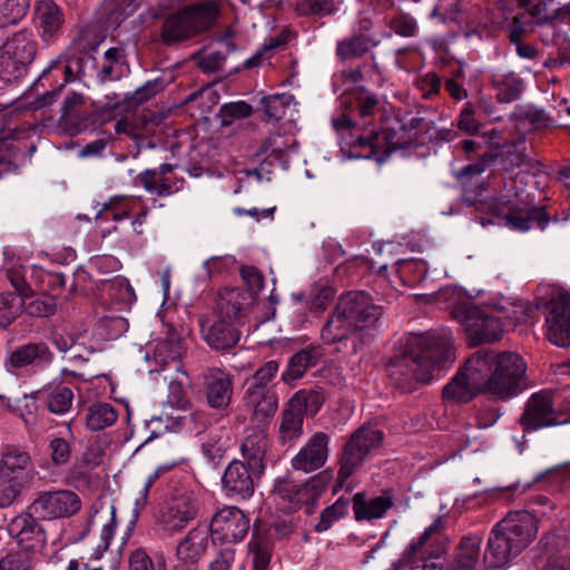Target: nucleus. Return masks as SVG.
I'll list each match as a JSON object with an SVG mask.
<instances>
[{"label": "nucleus", "mask_w": 570, "mask_h": 570, "mask_svg": "<svg viewBox=\"0 0 570 570\" xmlns=\"http://www.w3.org/2000/svg\"><path fill=\"white\" fill-rule=\"evenodd\" d=\"M333 126L342 135L344 131L352 132L356 130V124L344 114L333 119ZM393 138L394 134L386 129L363 130L362 134L355 135V137L351 134V140L347 141V145L354 149L357 157H375L377 161L382 163L395 149Z\"/></svg>", "instance_id": "obj_7"}, {"label": "nucleus", "mask_w": 570, "mask_h": 570, "mask_svg": "<svg viewBox=\"0 0 570 570\" xmlns=\"http://www.w3.org/2000/svg\"><path fill=\"white\" fill-rule=\"evenodd\" d=\"M207 403L217 410L226 409L233 396V380L220 368H210L204 377Z\"/></svg>", "instance_id": "obj_23"}, {"label": "nucleus", "mask_w": 570, "mask_h": 570, "mask_svg": "<svg viewBox=\"0 0 570 570\" xmlns=\"http://www.w3.org/2000/svg\"><path fill=\"white\" fill-rule=\"evenodd\" d=\"M265 115L268 120H281L285 117L293 118L296 112L295 98L291 94H276L262 99Z\"/></svg>", "instance_id": "obj_36"}, {"label": "nucleus", "mask_w": 570, "mask_h": 570, "mask_svg": "<svg viewBox=\"0 0 570 570\" xmlns=\"http://www.w3.org/2000/svg\"><path fill=\"white\" fill-rule=\"evenodd\" d=\"M73 402V392L66 385H56L50 389L47 405L51 413L62 415L67 413Z\"/></svg>", "instance_id": "obj_41"}, {"label": "nucleus", "mask_w": 570, "mask_h": 570, "mask_svg": "<svg viewBox=\"0 0 570 570\" xmlns=\"http://www.w3.org/2000/svg\"><path fill=\"white\" fill-rule=\"evenodd\" d=\"M27 313L35 317H48L55 314L57 308L56 298L50 295H41L24 306Z\"/></svg>", "instance_id": "obj_49"}, {"label": "nucleus", "mask_w": 570, "mask_h": 570, "mask_svg": "<svg viewBox=\"0 0 570 570\" xmlns=\"http://www.w3.org/2000/svg\"><path fill=\"white\" fill-rule=\"evenodd\" d=\"M529 311L528 305L521 302L504 301L497 305V312L500 314L502 323H507L505 326L524 322Z\"/></svg>", "instance_id": "obj_43"}, {"label": "nucleus", "mask_w": 570, "mask_h": 570, "mask_svg": "<svg viewBox=\"0 0 570 570\" xmlns=\"http://www.w3.org/2000/svg\"><path fill=\"white\" fill-rule=\"evenodd\" d=\"M347 512V502L338 499L332 505L324 509L320 515V520L315 525L316 532L328 530L336 521L342 519Z\"/></svg>", "instance_id": "obj_48"}, {"label": "nucleus", "mask_w": 570, "mask_h": 570, "mask_svg": "<svg viewBox=\"0 0 570 570\" xmlns=\"http://www.w3.org/2000/svg\"><path fill=\"white\" fill-rule=\"evenodd\" d=\"M492 208L498 215L505 214L508 225L515 230L527 232L533 227L544 229L549 223L544 208L531 205L522 183L515 178L504 181Z\"/></svg>", "instance_id": "obj_4"}, {"label": "nucleus", "mask_w": 570, "mask_h": 570, "mask_svg": "<svg viewBox=\"0 0 570 570\" xmlns=\"http://www.w3.org/2000/svg\"><path fill=\"white\" fill-rule=\"evenodd\" d=\"M245 399L255 419L261 423L272 417L278 406L277 395L269 389L248 386Z\"/></svg>", "instance_id": "obj_31"}, {"label": "nucleus", "mask_w": 570, "mask_h": 570, "mask_svg": "<svg viewBox=\"0 0 570 570\" xmlns=\"http://www.w3.org/2000/svg\"><path fill=\"white\" fill-rule=\"evenodd\" d=\"M452 317L463 327L473 345L490 343L502 337L505 324L494 307H480L464 299L452 308Z\"/></svg>", "instance_id": "obj_6"}, {"label": "nucleus", "mask_w": 570, "mask_h": 570, "mask_svg": "<svg viewBox=\"0 0 570 570\" xmlns=\"http://www.w3.org/2000/svg\"><path fill=\"white\" fill-rule=\"evenodd\" d=\"M291 7L298 16H326L334 9L333 0H291Z\"/></svg>", "instance_id": "obj_44"}, {"label": "nucleus", "mask_w": 570, "mask_h": 570, "mask_svg": "<svg viewBox=\"0 0 570 570\" xmlns=\"http://www.w3.org/2000/svg\"><path fill=\"white\" fill-rule=\"evenodd\" d=\"M82 507L78 493L68 489L40 491L29 505V511L40 520L53 521L77 514Z\"/></svg>", "instance_id": "obj_11"}, {"label": "nucleus", "mask_w": 570, "mask_h": 570, "mask_svg": "<svg viewBox=\"0 0 570 570\" xmlns=\"http://www.w3.org/2000/svg\"><path fill=\"white\" fill-rule=\"evenodd\" d=\"M130 570H155L149 556L142 549H137L129 557Z\"/></svg>", "instance_id": "obj_64"}, {"label": "nucleus", "mask_w": 570, "mask_h": 570, "mask_svg": "<svg viewBox=\"0 0 570 570\" xmlns=\"http://www.w3.org/2000/svg\"><path fill=\"white\" fill-rule=\"evenodd\" d=\"M236 325V323L220 317L208 326L205 321H200L204 340L216 350H226L236 345L240 337Z\"/></svg>", "instance_id": "obj_28"}, {"label": "nucleus", "mask_w": 570, "mask_h": 570, "mask_svg": "<svg viewBox=\"0 0 570 570\" xmlns=\"http://www.w3.org/2000/svg\"><path fill=\"white\" fill-rule=\"evenodd\" d=\"M456 360L453 335L448 328L410 335L404 348L387 365L392 384L404 392L430 383Z\"/></svg>", "instance_id": "obj_1"}, {"label": "nucleus", "mask_w": 570, "mask_h": 570, "mask_svg": "<svg viewBox=\"0 0 570 570\" xmlns=\"http://www.w3.org/2000/svg\"><path fill=\"white\" fill-rule=\"evenodd\" d=\"M26 295L14 293H2L0 295V317L6 323L16 320L24 308Z\"/></svg>", "instance_id": "obj_46"}, {"label": "nucleus", "mask_w": 570, "mask_h": 570, "mask_svg": "<svg viewBox=\"0 0 570 570\" xmlns=\"http://www.w3.org/2000/svg\"><path fill=\"white\" fill-rule=\"evenodd\" d=\"M218 14L219 7L215 0L185 6L164 20L161 39L166 45L190 39L210 29Z\"/></svg>", "instance_id": "obj_5"}, {"label": "nucleus", "mask_w": 570, "mask_h": 570, "mask_svg": "<svg viewBox=\"0 0 570 570\" xmlns=\"http://www.w3.org/2000/svg\"><path fill=\"white\" fill-rule=\"evenodd\" d=\"M491 85L495 90V99L501 104H510L520 98L524 81L515 72H495Z\"/></svg>", "instance_id": "obj_32"}, {"label": "nucleus", "mask_w": 570, "mask_h": 570, "mask_svg": "<svg viewBox=\"0 0 570 570\" xmlns=\"http://www.w3.org/2000/svg\"><path fill=\"white\" fill-rule=\"evenodd\" d=\"M291 146L292 142H289L288 139H285L279 135L271 136L264 142L265 151L277 156L286 154Z\"/></svg>", "instance_id": "obj_62"}, {"label": "nucleus", "mask_w": 570, "mask_h": 570, "mask_svg": "<svg viewBox=\"0 0 570 570\" xmlns=\"http://www.w3.org/2000/svg\"><path fill=\"white\" fill-rule=\"evenodd\" d=\"M199 512V501L190 491H177L159 510L158 523L166 533L184 530Z\"/></svg>", "instance_id": "obj_13"}, {"label": "nucleus", "mask_w": 570, "mask_h": 570, "mask_svg": "<svg viewBox=\"0 0 570 570\" xmlns=\"http://www.w3.org/2000/svg\"><path fill=\"white\" fill-rule=\"evenodd\" d=\"M37 42L32 32L21 30L0 48V78L7 81L19 79L35 59Z\"/></svg>", "instance_id": "obj_9"}, {"label": "nucleus", "mask_w": 570, "mask_h": 570, "mask_svg": "<svg viewBox=\"0 0 570 570\" xmlns=\"http://www.w3.org/2000/svg\"><path fill=\"white\" fill-rule=\"evenodd\" d=\"M383 434L380 430L362 426L346 442L340 459L337 480L343 484L361 466L371 452L377 449Z\"/></svg>", "instance_id": "obj_10"}, {"label": "nucleus", "mask_w": 570, "mask_h": 570, "mask_svg": "<svg viewBox=\"0 0 570 570\" xmlns=\"http://www.w3.org/2000/svg\"><path fill=\"white\" fill-rule=\"evenodd\" d=\"M248 550L253 557L254 570H267L271 561L272 546L266 533L254 531Z\"/></svg>", "instance_id": "obj_37"}, {"label": "nucleus", "mask_w": 570, "mask_h": 570, "mask_svg": "<svg viewBox=\"0 0 570 570\" xmlns=\"http://www.w3.org/2000/svg\"><path fill=\"white\" fill-rule=\"evenodd\" d=\"M180 355L179 342L175 340H166L157 343L154 350V357L159 364H167L175 361Z\"/></svg>", "instance_id": "obj_50"}, {"label": "nucleus", "mask_w": 570, "mask_h": 570, "mask_svg": "<svg viewBox=\"0 0 570 570\" xmlns=\"http://www.w3.org/2000/svg\"><path fill=\"white\" fill-rule=\"evenodd\" d=\"M471 365L479 372L484 394L497 399H511L528 387L527 363L514 352L481 350L471 355Z\"/></svg>", "instance_id": "obj_2"}, {"label": "nucleus", "mask_w": 570, "mask_h": 570, "mask_svg": "<svg viewBox=\"0 0 570 570\" xmlns=\"http://www.w3.org/2000/svg\"><path fill=\"white\" fill-rule=\"evenodd\" d=\"M417 87L423 98L430 99L440 92L441 78L435 72H428L419 79Z\"/></svg>", "instance_id": "obj_57"}, {"label": "nucleus", "mask_w": 570, "mask_h": 570, "mask_svg": "<svg viewBox=\"0 0 570 570\" xmlns=\"http://www.w3.org/2000/svg\"><path fill=\"white\" fill-rule=\"evenodd\" d=\"M321 354L317 348H303L295 353L287 362L285 371L282 373V381L286 384H293L302 379L309 367L317 364Z\"/></svg>", "instance_id": "obj_33"}, {"label": "nucleus", "mask_w": 570, "mask_h": 570, "mask_svg": "<svg viewBox=\"0 0 570 570\" xmlns=\"http://www.w3.org/2000/svg\"><path fill=\"white\" fill-rule=\"evenodd\" d=\"M35 21L43 41L56 40L62 30L65 16L52 0H40L36 4Z\"/></svg>", "instance_id": "obj_25"}, {"label": "nucleus", "mask_w": 570, "mask_h": 570, "mask_svg": "<svg viewBox=\"0 0 570 570\" xmlns=\"http://www.w3.org/2000/svg\"><path fill=\"white\" fill-rule=\"evenodd\" d=\"M444 529L442 517H438L424 532L404 550L402 563L407 570H444V563L439 556L428 553L425 549L428 542Z\"/></svg>", "instance_id": "obj_15"}, {"label": "nucleus", "mask_w": 570, "mask_h": 570, "mask_svg": "<svg viewBox=\"0 0 570 570\" xmlns=\"http://www.w3.org/2000/svg\"><path fill=\"white\" fill-rule=\"evenodd\" d=\"M249 518L236 507H224L218 510L210 521V535L213 541L238 542L248 533Z\"/></svg>", "instance_id": "obj_17"}, {"label": "nucleus", "mask_w": 570, "mask_h": 570, "mask_svg": "<svg viewBox=\"0 0 570 570\" xmlns=\"http://www.w3.org/2000/svg\"><path fill=\"white\" fill-rule=\"evenodd\" d=\"M330 436L324 432L314 433L292 459V468L304 473L321 469L328 458Z\"/></svg>", "instance_id": "obj_21"}, {"label": "nucleus", "mask_w": 570, "mask_h": 570, "mask_svg": "<svg viewBox=\"0 0 570 570\" xmlns=\"http://www.w3.org/2000/svg\"><path fill=\"white\" fill-rule=\"evenodd\" d=\"M324 403L323 393L318 390H299L287 402L278 428L282 444L292 442L303 433L304 414L314 416Z\"/></svg>", "instance_id": "obj_8"}, {"label": "nucleus", "mask_w": 570, "mask_h": 570, "mask_svg": "<svg viewBox=\"0 0 570 570\" xmlns=\"http://www.w3.org/2000/svg\"><path fill=\"white\" fill-rule=\"evenodd\" d=\"M547 338L559 347L570 346V294L560 293L547 305Z\"/></svg>", "instance_id": "obj_18"}, {"label": "nucleus", "mask_w": 570, "mask_h": 570, "mask_svg": "<svg viewBox=\"0 0 570 570\" xmlns=\"http://www.w3.org/2000/svg\"><path fill=\"white\" fill-rule=\"evenodd\" d=\"M102 289L118 304L129 305L136 299L134 288L130 286L127 278L122 276H115L110 279L102 282Z\"/></svg>", "instance_id": "obj_40"}, {"label": "nucleus", "mask_w": 570, "mask_h": 570, "mask_svg": "<svg viewBox=\"0 0 570 570\" xmlns=\"http://www.w3.org/2000/svg\"><path fill=\"white\" fill-rule=\"evenodd\" d=\"M224 118L242 119L252 115L253 108L245 101L226 104L222 107Z\"/></svg>", "instance_id": "obj_61"}, {"label": "nucleus", "mask_w": 570, "mask_h": 570, "mask_svg": "<svg viewBox=\"0 0 570 570\" xmlns=\"http://www.w3.org/2000/svg\"><path fill=\"white\" fill-rule=\"evenodd\" d=\"M168 389V403L176 409H186L188 400L184 385L180 382L171 381Z\"/></svg>", "instance_id": "obj_60"}, {"label": "nucleus", "mask_w": 570, "mask_h": 570, "mask_svg": "<svg viewBox=\"0 0 570 570\" xmlns=\"http://www.w3.org/2000/svg\"><path fill=\"white\" fill-rule=\"evenodd\" d=\"M30 8L29 0H6L0 6V28L22 20Z\"/></svg>", "instance_id": "obj_42"}, {"label": "nucleus", "mask_w": 570, "mask_h": 570, "mask_svg": "<svg viewBox=\"0 0 570 570\" xmlns=\"http://www.w3.org/2000/svg\"><path fill=\"white\" fill-rule=\"evenodd\" d=\"M277 371L278 363L276 361L266 362L255 372L248 386L268 389L267 384L275 377Z\"/></svg>", "instance_id": "obj_55"}, {"label": "nucleus", "mask_w": 570, "mask_h": 570, "mask_svg": "<svg viewBox=\"0 0 570 570\" xmlns=\"http://www.w3.org/2000/svg\"><path fill=\"white\" fill-rule=\"evenodd\" d=\"M208 532L203 528L191 529L178 544L176 556L178 561L188 568L195 566L206 551Z\"/></svg>", "instance_id": "obj_30"}, {"label": "nucleus", "mask_w": 570, "mask_h": 570, "mask_svg": "<svg viewBox=\"0 0 570 570\" xmlns=\"http://www.w3.org/2000/svg\"><path fill=\"white\" fill-rule=\"evenodd\" d=\"M234 560L235 550L233 548H225L210 562L208 570H230Z\"/></svg>", "instance_id": "obj_63"}, {"label": "nucleus", "mask_w": 570, "mask_h": 570, "mask_svg": "<svg viewBox=\"0 0 570 570\" xmlns=\"http://www.w3.org/2000/svg\"><path fill=\"white\" fill-rule=\"evenodd\" d=\"M479 376V372L472 368L470 356L464 366L444 386L443 399L453 403H468L476 394H484Z\"/></svg>", "instance_id": "obj_20"}, {"label": "nucleus", "mask_w": 570, "mask_h": 570, "mask_svg": "<svg viewBox=\"0 0 570 570\" xmlns=\"http://www.w3.org/2000/svg\"><path fill=\"white\" fill-rule=\"evenodd\" d=\"M50 360L51 353L46 344L30 343L13 351L8 358V364L12 368H21L37 361L48 362Z\"/></svg>", "instance_id": "obj_34"}, {"label": "nucleus", "mask_w": 570, "mask_h": 570, "mask_svg": "<svg viewBox=\"0 0 570 570\" xmlns=\"http://www.w3.org/2000/svg\"><path fill=\"white\" fill-rule=\"evenodd\" d=\"M537 522L528 512H511L492 529L484 562L492 568L505 566L525 549L537 535Z\"/></svg>", "instance_id": "obj_3"}, {"label": "nucleus", "mask_w": 570, "mask_h": 570, "mask_svg": "<svg viewBox=\"0 0 570 570\" xmlns=\"http://www.w3.org/2000/svg\"><path fill=\"white\" fill-rule=\"evenodd\" d=\"M7 277L12 285V287L17 291V293L26 296H30L32 293L31 287L26 282L24 277V268L21 265L12 264L6 267Z\"/></svg>", "instance_id": "obj_52"}, {"label": "nucleus", "mask_w": 570, "mask_h": 570, "mask_svg": "<svg viewBox=\"0 0 570 570\" xmlns=\"http://www.w3.org/2000/svg\"><path fill=\"white\" fill-rule=\"evenodd\" d=\"M253 472L248 464L242 461H233L228 464L223 475V487L226 493L230 497H239L247 499L253 495L255 491V482Z\"/></svg>", "instance_id": "obj_22"}, {"label": "nucleus", "mask_w": 570, "mask_h": 570, "mask_svg": "<svg viewBox=\"0 0 570 570\" xmlns=\"http://www.w3.org/2000/svg\"><path fill=\"white\" fill-rule=\"evenodd\" d=\"M459 129L474 135L479 131L481 124L474 117V110L470 105H466L460 112V117L458 120Z\"/></svg>", "instance_id": "obj_59"}, {"label": "nucleus", "mask_w": 570, "mask_h": 570, "mask_svg": "<svg viewBox=\"0 0 570 570\" xmlns=\"http://www.w3.org/2000/svg\"><path fill=\"white\" fill-rule=\"evenodd\" d=\"M117 417L118 414L111 404L97 403L89 407L86 423L91 431H99L112 425Z\"/></svg>", "instance_id": "obj_39"}, {"label": "nucleus", "mask_w": 570, "mask_h": 570, "mask_svg": "<svg viewBox=\"0 0 570 570\" xmlns=\"http://www.w3.org/2000/svg\"><path fill=\"white\" fill-rule=\"evenodd\" d=\"M38 520L30 511L17 515L8 524V532L22 549L21 551L35 554L46 547L47 534Z\"/></svg>", "instance_id": "obj_19"}, {"label": "nucleus", "mask_w": 570, "mask_h": 570, "mask_svg": "<svg viewBox=\"0 0 570 570\" xmlns=\"http://www.w3.org/2000/svg\"><path fill=\"white\" fill-rule=\"evenodd\" d=\"M340 311L345 315L353 331H363L375 325L382 311L363 292H350L337 301Z\"/></svg>", "instance_id": "obj_16"}, {"label": "nucleus", "mask_w": 570, "mask_h": 570, "mask_svg": "<svg viewBox=\"0 0 570 570\" xmlns=\"http://www.w3.org/2000/svg\"><path fill=\"white\" fill-rule=\"evenodd\" d=\"M115 520L110 518V520L102 527L100 532V542L94 549L92 554L90 556L91 560H99L104 553L108 550L110 542L115 534Z\"/></svg>", "instance_id": "obj_56"}, {"label": "nucleus", "mask_w": 570, "mask_h": 570, "mask_svg": "<svg viewBox=\"0 0 570 570\" xmlns=\"http://www.w3.org/2000/svg\"><path fill=\"white\" fill-rule=\"evenodd\" d=\"M523 433H532L541 429L557 426L568 422L562 412L553 405V393L548 390L533 393L525 402L518 420Z\"/></svg>", "instance_id": "obj_12"}, {"label": "nucleus", "mask_w": 570, "mask_h": 570, "mask_svg": "<svg viewBox=\"0 0 570 570\" xmlns=\"http://www.w3.org/2000/svg\"><path fill=\"white\" fill-rule=\"evenodd\" d=\"M267 430L263 425L248 426L242 443V454L253 472L264 471V458L267 450Z\"/></svg>", "instance_id": "obj_24"}, {"label": "nucleus", "mask_w": 570, "mask_h": 570, "mask_svg": "<svg viewBox=\"0 0 570 570\" xmlns=\"http://www.w3.org/2000/svg\"><path fill=\"white\" fill-rule=\"evenodd\" d=\"M324 488L325 483L322 476H314L304 483H297L289 478H282L276 480L273 493L282 509L292 512L304 504H314Z\"/></svg>", "instance_id": "obj_14"}, {"label": "nucleus", "mask_w": 570, "mask_h": 570, "mask_svg": "<svg viewBox=\"0 0 570 570\" xmlns=\"http://www.w3.org/2000/svg\"><path fill=\"white\" fill-rule=\"evenodd\" d=\"M137 181L148 193L158 197H168L178 190L166 177H160L157 169H146L137 176Z\"/></svg>", "instance_id": "obj_38"}, {"label": "nucleus", "mask_w": 570, "mask_h": 570, "mask_svg": "<svg viewBox=\"0 0 570 570\" xmlns=\"http://www.w3.org/2000/svg\"><path fill=\"white\" fill-rule=\"evenodd\" d=\"M368 50V41L363 36H354L337 43L336 53L342 59L363 56Z\"/></svg>", "instance_id": "obj_47"}, {"label": "nucleus", "mask_w": 570, "mask_h": 570, "mask_svg": "<svg viewBox=\"0 0 570 570\" xmlns=\"http://www.w3.org/2000/svg\"><path fill=\"white\" fill-rule=\"evenodd\" d=\"M50 458L53 464L63 465L66 464L71 455V445L63 438H55L49 443Z\"/></svg>", "instance_id": "obj_54"}, {"label": "nucleus", "mask_w": 570, "mask_h": 570, "mask_svg": "<svg viewBox=\"0 0 570 570\" xmlns=\"http://www.w3.org/2000/svg\"><path fill=\"white\" fill-rule=\"evenodd\" d=\"M37 558L26 551H13L0 558V570H35Z\"/></svg>", "instance_id": "obj_45"}, {"label": "nucleus", "mask_w": 570, "mask_h": 570, "mask_svg": "<svg viewBox=\"0 0 570 570\" xmlns=\"http://www.w3.org/2000/svg\"><path fill=\"white\" fill-rule=\"evenodd\" d=\"M240 275L246 283L248 291L257 294L264 287V277L262 273L254 266H244L240 268Z\"/></svg>", "instance_id": "obj_58"}, {"label": "nucleus", "mask_w": 570, "mask_h": 570, "mask_svg": "<svg viewBox=\"0 0 570 570\" xmlns=\"http://www.w3.org/2000/svg\"><path fill=\"white\" fill-rule=\"evenodd\" d=\"M390 28L399 36L413 37L417 26L415 19L409 13L400 12L390 20Z\"/></svg>", "instance_id": "obj_51"}, {"label": "nucleus", "mask_w": 570, "mask_h": 570, "mask_svg": "<svg viewBox=\"0 0 570 570\" xmlns=\"http://www.w3.org/2000/svg\"><path fill=\"white\" fill-rule=\"evenodd\" d=\"M252 301V294L243 292L238 288H225L218 293V317L225 318L236 324H242Z\"/></svg>", "instance_id": "obj_26"}, {"label": "nucleus", "mask_w": 570, "mask_h": 570, "mask_svg": "<svg viewBox=\"0 0 570 570\" xmlns=\"http://www.w3.org/2000/svg\"><path fill=\"white\" fill-rule=\"evenodd\" d=\"M393 505L394 499L390 492L374 498L358 492L353 497V511L357 521L381 519Z\"/></svg>", "instance_id": "obj_27"}, {"label": "nucleus", "mask_w": 570, "mask_h": 570, "mask_svg": "<svg viewBox=\"0 0 570 570\" xmlns=\"http://www.w3.org/2000/svg\"><path fill=\"white\" fill-rule=\"evenodd\" d=\"M352 332L353 330L348 320H346L345 315L340 311V307L336 304L333 313L322 327L321 338L326 344H335L347 338Z\"/></svg>", "instance_id": "obj_35"}, {"label": "nucleus", "mask_w": 570, "mask_h": 570, "mask_svg": "<svg viewBox=\"0 0 570 570\" xmlns=\"http://www.w3.org/2000/svg\"><path fill=\"white\" fill-rule=\"evenodd\" d=\"M156 94L157 89L155 88V85L147 82L144 86L137 88L134 92L126 95L124 98L125 108H136L139 105L148 101Z\"/></svg>", "instance_id": "obj_53"}, {"label": "nucleus", "mask_w": 570, "mask_h": 570, "mask_svg": "<svg viewBox=\"0 0 570 570\" xmlns=\"http://www.w3.org/2000/svg\"><path fill=\"white\" fill-rule=\"evenodd\" d=\"M31 466L28 452L8 446L0 454V482L11 483L22 479L23 473Z\"/></svg>", "instance_id": "obj_29"}]
</instances>
